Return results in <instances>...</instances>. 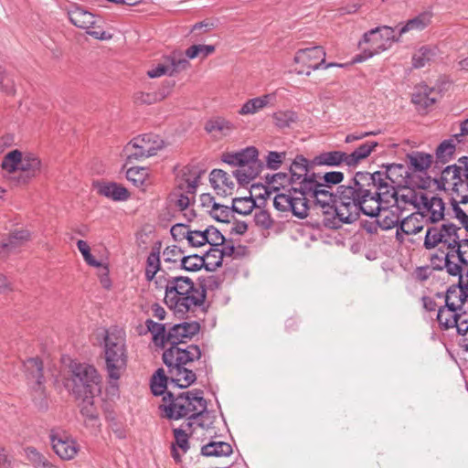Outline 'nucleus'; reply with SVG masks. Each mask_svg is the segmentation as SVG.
<instances>
[{
  "instance_id": "2eb2a0df",
  "label": "nucleus",
  "mask_w": 468,
  "mask_h": 468,
  "mask_svg": "<svg viewBox=\"0 0 468 468\" xmlns=\"http://www.w3.org/2000/svg\"><path fill=\"white\" fill-rule=\"evenodd\" d=\"M206 299L204 290L195 288L189 292H178L176 297L170 298L165 296V303L179 317H184L189 312H194L197 307L201 306Z\"/></svg>"
},
{
  "instance_id": "f8f14e48",
  "label": "nucleus",
  "mask_w": 468,
  "mask_h": 468,
  "mask_svg": "<svg viewBox=\"0 0 468 468\" xmlns=\"http://www.w3.org/2000/svg\"><path fill=\"white\" fill-rule=\"evenodd\" d=\"M431 258L434 270L446 269L450 275L457 276L462 274L463 265L468 266V239H465L457 249L447 251L440 250Z\"/></svg>"
},
{
  "instance_id": "ddd939ff",
  "label": "nucleus",
  "mask_w": 468,
  "mask_h": 468,
  "mask_svg": "<svg viewBox=\"0 0 468 468\" xmlns=\"http://www.w3.org/2000/svg\"><path fill=\"white\" fill-rule=\"evenodd\" d=\"M461 228L452 223H444L440 228H429L425 236L424 246L426 249L440 246V250L445 248L447 250H453L466 239H460L458 234Z\"/></svg>"
},
{
  "instance_id": "1a4fd4ad",
  "label": "nucleus",
  "mask_w": 468,
  "mask_h": 468,
  "mask_svg": "<svg viewBox=\"0 0 468 468\" xmlns=\"http://www.w3.org/2000/svg\"><path fill=\"white\" fill-rule=\"evenodd\" d=\"M396 28L383 26L366 32L359 42L363 55L356 56L355 62H361L369 58L390 48L392 43L398 42L400 37L396 34Z\"/></svg>"
},
{
  "instance_id": "49530a36",
  "label": "nucleus",
  "mask_w": 468,
  "mask_h": 468,
  "mask_svg": "<svg viewBox=\"0 0 468 468\" xmlns=\"http://www.w3.org/2000/svg\"><path fill=\"white\" fill-rule=\"evenodd\" d=\"M435 49L430 47H421L412 57V65L419 69L426 66L435 56Z\"/></svg>"
},
{
  "instance_id": "4d7b16f0",
  "label": "nucleus",
  "mask_w": 468,
  "mask_h": 468,
  "mask_svg": "<svg viewBox=\"0 0 468 468\" xmlns=\"http://www.w3.org/2000/svg\"><path fill=\"white\" fill-rule=\"evenodd\" d=\"M27 459L35 466L47 467L49 465L48 460L34 447H27L25 449Z\"/></svg>"
},
{
  "instance_id": "f3484780",
  "label": "nucleus",
  "mask_w": 468,
  "mask_h": 468,
  "mask_svg": "<svg viewBox=\"0 0 468 468\" xmlns=\"http://www.w3.org/2000/svg\"><path fill=\"white\" fill-rule=\"evenodd\" d=\"M290 182L294 185L291 189L285 192L277 193L276 195L296 196V192L303 190L304 180H316L319 176L315 173L309 174L308 161L303 155H297L290 166Z\"/></svg>"
},
{
  "instance_id": "7ed1b4c3",
  "label": "nucleus",
  "mask_w": 468,
  "mask_h": 468,
  "mask_svg": "<svg viewBox=\"0 0 468 468\" xmlns=\"http://www.w3.org/2000/svg\"><path fill=\"white\" fill-rule=\"evenodd\" d=\"M299 191L296 196L275 195L274 207L281 212H292L295 217L304 218L308 216V202L312 199L325 218L329 215L336 217L337 191L333 193L331 186L324 185L318 178L307 179L303 182V190Z\"/></svg>"
},
{
  "instance_id": "8fccbe9b",
  "label": "nucleus",
  "mask_w": 468,
  "mask_h": 468,
  "mask_svg": "<svg viewBox=\"0 0 468 468\" xmlns=\"http://www.w3.org/2000/svg\"><path fill=\"white\" fill-rule=\"evenodd\" d=\"M148 176L147 169L144 167H130L126 171V178L135 186H142L145 184Z\"/></svg>"
},
{
  "instance_id": "69168bd1",
  "label": "nucleus",
  "mask_w": 468,
  "mask_h": 468,
  "mask_svg": "<svg viewBox=\"0 0 468 468\" xmlns=\"http://www.w3.org/2000/svg\"><path fill=\"white\" fill-rule=\"evenodd\" d=\"M182 254L183 251L177 246H168L163 251V255L165 261L176 262L178 260L180 261V259L183 257Z\"/></svg>"
},
{
  "instance_id": "412c9836",
  "label": "nucleus",
  "mask_w": 468,
  "mask_h": 468,
  "mask_svg": "<svg viewBox=\"0 0 468 468\" xmlns=\"http://www.w3.org/2000/svg\"><path fill=\"white\" fill-rule=\"evenodd\" d=\"M202 171L194 165H188L180 169L176 177V187L193 197L196 195L197 184Z\"/></svg>"
},
{
  "instance_id": "864d4df0",
  "label": "nucleus",
  "mask_w": 468,
  "mask_h": 468,
  "mask_svg": "<svg viewBox=\"0 0 468 468\" xmlns=\"http://www.w3.org/2000/svg\"><path fill=\"white\" fill-rule=\"evenodd\" d=\"M214 51L215 46L213 45H192L186 50V55L191 59L197 57L205 58Z\"/></svg>"
},
{
  "instance_id": "9d476101",
  "label": "nucleus",
  "mask_w": 468,
  "mask_h": 468,
  "mask_svg": "<svg viewBox=\"0 0 468 468\" xmlns=\"http://www.w3.org/2000/svg\"><path fill=\"white\" fill-rule=\"evenodd\" d=\"M165 146V141L157 134L145 133L134 137L123 148L127 162L140 161L155 155Z\"/></svg>"
},
{
  "instance_id": "9b49d317",
  "label": "nucleus",
  "mask_w": 468,
  "mask_h": 468,
  "mask_svg": "<svg viewBox=\"0 0 468 468\" xmlns=\"http://www.w3.org/2000/svg\"><path fill=\"white\" fill-rule=\"evenodd\" d=\"M381 207L393 203L400 212L410 210V207L417 211L423 194L408 186L393 189L384 183H381Z\"/></svg>"
},
{
  "instance_id": "6e6552de",
  "label": "nucleus",
  "mask_w": 468,
  "mask_h": 468,
  "mask_svg": "<svg viewBox=\"0 0 468 468\" xmlns=\"http://www.w3.org/2000/svg\"><path fill=\"white\" fill-rule=\"evenodd\" d=\"M2 168L8 173H18L16 179L19 183H28L41 172V161L31 153L23 154L18 150L9 152L3 159Z\"/></svg>"
},
{
  "instance_id": "e2e57ef3",
  "label": "nucleus",
  "mask_w": 468,
  "mask_h": 468,
  "mask_svg": "<svg viewBox=\"0 0 468 468\" xmlns=\"http://www.w3.org/2000/svg\"><path fill=\"white\" fill-rule=\"evenodd\" d=\"M190 228L185 224H176L171 228V235L176 241L187 240V236L190 233Z\"/></svg>"
},
{
  "instance_id": "473e14b6",
  "label": "nucleus",
  "mask_w": 468,
  "mask_h": 468,
  "mask_svg": "<svg viewBox=\"0 0 468 468\" xmlns=\"http://www.w3.org/2000/svg\"><path fill=\"white\" fill-rule=\"evenodd\" d=\"M70 22L82 29H90L95 25V16L92 13L80 6H75L68 13Z\"/></svg>"
},
{
  "instance_id": "0eeeda50",
  "label": "nucleus",
  "mask_w": 468,
  "mask_h": 468,
  "mask_svg": "<svg viewBox=\"0 0 468 468\" xmlns=\"http://www.w3.org/2000/svg\"><path fill=\"white\" fill-rule=\"evenodd\" d=\"M441 181L443 188L452 192V200L468 203V156L459 158L457 165L445 167Z\"/></svg>"
},
{
  "instance_id": "a18cd8bd",
  "label": "nucleus",
  "mask_w": 468,
  "mask_h": 468,
  "mask_svg": "<svg viewBox=\"0 0 468 468\" xmlns=\"http://www.w3.org/2000/svg\"><path fill=\"white\" fill-rule=\"evenodd\" d=\"M168 378L166 377L165 370L159 368L155 371L151 378V390L154 395L160 396L166 394Z\"/></svg>"
},
{
  "instance_id": "ea45409f",
  "label": "nucleus",
  "mask_w": 468,
  "mask_h": 468,
  "mask_svg": "<svg viewBox=\"0 0 468 468\" xmlns=\"http://www.w3.org/2000/svg\"><path fill=\"white\" fill-rule=\"evenodd\" d=\"M431 15L430 13H421L408 20L404 26L399 28V37L410 31H421L431 24Z\"/></svg>"
},
{
  "instance_id": "c85d7f7f",
  "label": "nucleus",
  "mask_w": 468,
  "mask_h": 468,
  "mask_svg": "<svg viewBox=\"0 0 468 468\" xmlns=\"http://www.w3.org/2000/svg\"><path fill=\"white\" fill-rule=\"evenodd\" d=\"M192 280L188 277L175 276L169 277L165 280V296L174 298L178 292H186L189 290L195 289Z\"/></svg>"
},
{
  "instance_id": "052dcab7",
  "label": "nucleus",
  "mask_w": 468,
  "mask_h": 468,
  "mask_svg": "<svg viewBox=\"0 0 468 468\" xmlns=\"http://www.w3.org/2000/svg\"><path fill=\"white\" fill-rule=\"evenodd\" d=\"M77 247H78L79 250L80 251V253L82 254L84 261L89 265L93 266V267L101 266V262L96 261L94 259V257L91 255L90 246L86 241H84L82 239L78 240Z\"/></svg>"
},
{
  "instance_id": "c756f323",
  "label": "nucleus",
  "mask_w": 468,
  "mask_h": 468,
  "mask_svg": "<svg viewBox=\"0 0 468 468\" xmlns=\"http://www.w3.org/2000/svg\"><path fill=\"white\" fill-rule=\"evenodd\" d=\"M400 211L393 205L382 206L378 217V224L384 230H389L400 224Z\"/></svg>"
},
{
  "instance_id": "a19ab883",
  "label": "nucleus",
  "mask_w": 468,
  "mask_h": 468,
  "mask_svg": "<svg viewBox=\"0 0 468 468\" xmlns=\"http://www.w3.org/2000/svg\"><path fill=\"white\" fill-rule=\"evenodd\" d=\"M425 219L418 212H413L400 222V229L406 235H414L420 232L424 228Z\"/></svg>"
},
{
  "instance_id": "39448f33",
  "label": "nucleus",
  "mask_w": 468,
  "mask_h": 468,
  "mask_svg": "<svg viewBox=\"0 0 468 468\" xmlns=\"http://www.w3.org/2000/svg\"><path fill=\"white\" fill-rule=\"evenodd\" d=\"M102 356L109 378L117 381L127 366L126 335L123 330L112 327L105 332Z\"/></svg>"
},
{
  "instance_id": "6e6d98bb",
  "label": "nucleus",
  "mask_w": 468,
  "mask_h": 468,
  "mask_svg": "<svg viewBox=\"0 0 468 468\" xmlns=\"http://www.w3.org/2000/svg\"><path fill=\"white\" fill-rule=\"evenodd\" d=\"M455 151V145L452 140L443 141L436 149V157L441 163H446Z\"/></svg>"
},
{
  "instance_id": "774afa93",
  "label": "nucleus",
  "mask_w": 468,
  "mask_h": 468,
  "mask_svg": "<svg viewBox=\"0 0 468 468\" xmlns=\"http://www.w3.org/2000/svg\"><path fill=\"white\" fill-rule=\"evenodd\" d=\"M257 225L268 229L271 226L272 220L270 214L266 210H259L254 216Z\"/></svg>"
},
{
  "instance_id": "0e129e2a",
  "label": "nucleus",
  "mask_w": 468,
  "mask_h": 468,
  "mask_svg": "<svg viewBox=\"0 0 468 468\" xmlns=\"http://www.w3.org/2000/svg\"><path fill=\"white\" fill-rule=\"evenodd\" d=\"M318 180H323L324 185H337L344 180V174L339 171H331L325 173L323 176L318 175Z\"/></svg>"
},
{
  "instance_id": "37998d69",
  "label": "nucleus",
  "mask_w": 468,
  "mask_h": 468,
  "mask_svg": "<svg viewBox=\"0 0 468 468\" xmlns=\"http://www.w3.org/2000/svg\"><path fill=\"white\" fill-rule=\"evenodd\" d=\"M409 165L415 172H424L431 165L432 156L421 152H413L407 155Z\"/></svg>"
},
{
  "instance_id": "bf43d9fd",
  "label": "nucleus",
  "mask_w": 468,
  "mask_h": 468,
  "mask_svg": "<svg viewBox=\"0 0 468 468\" xmlns=\"http://www.w3.org/2000/svg\"><path fill=\"white\" fill-rule=\"evenodd\" d=\"M285 152H269L265 158L267 167L272 170L278 169L285 159Z\"/></svg>"
},
{
  "instance_id": "4c0bfd02",
  "label": "nucleus",
  "mask_w": 468,
  "mask_h": 468,
  "mask_svg": "<svg viewBox=\"0 0 468 468\" xmlns=\"http://www.w3.org/2000/svg\"><path fill=\"white\" fill-rule=\"evenodd\" d=\"M209 181L215 189L222 190L227 193L228 190L231 191L235 183L232 176L221 169H214L209 175Z\"/></svg>"
},
{
  "instance_id": "6ab92c4d",
  "label": "nucleus",
  "mask_w": 468,
  "mask_h": 468,
  "mask_svg": "<svg viewBox=\"0 0 468 468\" xmlns=\"http://www.w3.org/2000/svg\"><path fill=\"white\" fill-rule=\"evenodd\" d=\"M417 211L422 216L425 222L436 223L444 219L445 204L441 197L423 193Z\"/></svg>"
},
{
  "instance_id": "09e8293b",
  "label": "nucleus",
  "mask_w": 468,
  "mask_h": 468,
  "mask_svg": "<svg viewBox=\"0 0 468 468\" xmlns=\"http://www.w3.org/2000/svg\"><path fill=\"white\" fill-rule=\"evenodd\" d=\"M274 124L281 128H288L297 121V113L293 111H278L272 115Z\"/></svg>"
},
{
  "instance_id": "393cba45",
  "label": "nucleus",
  "mask_w": 468,
  "mask_h": 468,
  "mask_svg": "<svg viewBox=\"0 0 468 468\" xmlns=\"http://www.w3.org/2000/svg\"><path fill=\"white\" fill-rule=\"evenodd\" d=\"M28 237L27 230H16L10 234L7 241L0 242V261L22 247L28 240Z\"/></svg>"
},
{
  "instance_id": "4468645a",
  "label": "nucleus",
  "mask_w": 468,
  "mask_h": 468,
  "mask_svg": "<svg viewBox=\"0 0 468 468\" xmlns=\"http://www.w3.org/2000/svg\"><path fill=\"white\" fill-rule=\"evenodd\" d=\"M325 56V50L322 46L300 48L293 58L294 63L301 66V69L296 70L297 74L309 76L312 70L329 69L332 67H343L342 64L338 63H326Z\"/></svg>"
},
{
  "instance_id": "5fc2aeb1",
  "label": "nucleus",
  "mask_w": 468,
  "mask_h": 468,
  "mask_svg": "<svg viewBox=\"0 0 468 468\" xmlns=\"http://www.w3.org/2000/svg\"><path fill=\"white\" fill-rule=\"evenodd\" d=\"M221 249L218 248H213L207 253V258L209 259L210 257L217 258L218 257V260L214 262V265L218 267L222 264V259L224 256H231L234 251L235 248L233 245H226L225 242L222 246H220Z\"/></svg>"
},
{
  "instance_id": "680f3d73",
  "label": "nucleus",
  "mask_w": 468,
  "mask_h": 468,
  "mask_svg": "<svg viewBox=\"0 0 468 468\" xmlns=\"http://www.w3.org/2000/svg\"><path fill=\"white\" fill-rule=\"evenodd\" d=\"M207 236L204 230H190L187 236V242L191 247L198 248L207 244Z\"/></svg>"
},
{
  "instance_id": "bb28decb",
  "label": "nucleus",
  "mask_w": 468,
  "mask_h": 468,
  "mask_svg": "<svg viewBox=\"0 0 468 468\" xmlns=\"http://www.w3.org/2000/svg\"><path fill=\"white\" fill-rule=\"evenodd\" d=\"M175 441L171 444V455L176 463H181L182 456L187 452L190 448L188 434L186 430L176 428L173 430Z\"/></svg>"
},
{
  "instance_id": "c03bdc74",
  "label": "nucleus",
  "mask_w": 468,
  "mask_h": 468,
  "mask_svg": "<svg viewBox=\"0 0 468 468\" xmlns=\"http://www.w3.org/2000/svg\"><path fill=\"white\" fill-rule=\"evenodd\" d=\"M147 330L153 335V341L156 346H164L166 341V325L164 324L156 323L151 319L145 321Z\"/></svg>"
},
{
  "instance_id": "79ce46f5",
  "label": "nucleus",
  "mask_w": 468,
  "mask_h": 468,
  "mask_svg": "<svg viewBox=\"0 0 468 468\" xmlns=\"http://www.w3.org/2000/svg\"><path fill=\"white\" fill-rule=\"evenodd\" d=\"M202 201L212 203L211 215L213 218L221 222H229V218L233 216L232 207L223 206L214 201V197L210 195H203Z\"/></svg>"
},
{
  "instance_id": "423d86ee",
  "label": "nucleus",
  "mask_w": 468,
  "mask_h": 468,
  "mask_svg": "<svg viewBox=\"0 0 468 468\" xmlns=\"http://www.w3.org/2000/svg\"><path fill=\"white\" fill-rule=\"evenodd\" d=\"M101 378L94 366L72 362L69 376L65 378V387L76 397L101 392Z\"/></svg>"
},
{
  "instance_id": "f03ea898",
  "label": "nucleus",
  "mask_w": 468,
  "mask_h": 468,
  "mask_svg": "<svg viewBox=\"0 0 468 468\" xmlns=\"http://www.w3.org/2000/svg\"><path fill=\"white\" fill-rule=\"evenodd\" d=\"M200 330L199 323L196 321L176 324L168 328L166 341L171 346L164 351L163 361L171 375V384L176 388H187L197 379L193 370L186 366L201 357V350L197 345L181 348L179 344L191 339Z\"/></svg>"
},
{
  "instance_id": "a878e982",
  "label": "nucleus",
  "mask_w": 468,
  "mask_h": 468,
  "mask_svg": "<svg viewBox=\"0 0 468 468\" xmlns=\"http://www.w3.org/2000/svg\"><path fill=\"white\" fill-rule=\"evenodd\" d=\"M96 394H87V396H82L78 398L81 399L80 404V413L82 417L85 419L86 426L90 427H99L100 420H99V411L94 405V396Z\"/></svg>"
},
{
  "instance_id": "de8ad7c7",
  "label": "nucleus",
  "mask_w": 468,
  "mask_h": 468,
  "mask_svg": "<svg viewBox=\"0 0 468 468\" xmlns=\"http://www.w3.org/2000/svg\"><path fill=\"white\" fill-rule=\"evenodd\" d=\"M180 262L181 268L187 271H197L202 267H206L207 270L208 269L205 263V258L197 254L183 256L180 259Z\"/></svg>"
},
{
  "instance_id": "5701e85b",
  "label": "nucleus",
  "mask_w": 468,
  "mask_h": 468,
  "mask_svg": "<svg viewBox=\"0 0 468 468\" xmlns=\"http://www.w3.org/2000/svg\"><path fill=\"white\" fill-rule=\"evenodd\" d=\"M259 152L253 147H247L236 153H226L222 155V161L231 166L238 165H248L254 162H261L258 159Z\"/></svg>"
},
{
  "instance_id": "2f4dec72",
  "label": "nucleus",
  "mask_w": 468,
  "mask_h": 468,
  "mask_svg": "<svg viewBox=\"0 0 468 468\" xmlns=\"http://www.w3.org/2000/svg\"><path fill=\"white\" fill-rule=\"evenodd\" d=\"M238 168L233 171V176L239 184L244 186L255 179L262 169L261 162H254L248 165H238Z\"/></svg>"
},
{
  "instance_id": "aec40b11",
  "label": "nucleus",
  "mask_w": 468,
  "mask_h": 468,
  "mask_svg": "<svg viewBox=\"0 0 468 468\" xmlns=\"http://www.w3.org/2000/svg\"><path fill=\"white\" fill-rule=\"evenodd\" d=\"M385 171H377L382 174L381 183L387 184L393 189L408 186L411 183L409 167L402 164H388L382 166Z\"/></svg>"
},
{
  "instance_id": "cd10ccee",
  "label": "nucleus",
  "mask_w": 468,
  "mask_h": 468,
  "mask_svg": "<svg viewBox=\"0 0 468 468\" xmlns=\"http://www.w3.org/2000/svg\"><path fill=\"white\" fill-rule=\"evenodd\" d=\"M274 98V94L268 93L262 96L250 99L242 104L238 112L239 115L243 116L256 114L269 105H272V101Z\"/></svg>"
},
{
  "instance_id": "f257e3e1",
  "label": "nucleus",
  "mask_w": 468,
  "mask_h": 468,
  "mask_svg": "<svg viewBox=\"0 0 468 468\" xmlns=\"http://www.w3.org/2000/svg\"><path fill=\"white\" fill-rule=\"evenodd\" d=\"M382 174L356 172L346 185L337 187L336 217L324 218V225L338 229L355 222L361 214L376 217L381 210Z\"/></svg>"
},
{
  "instance_id": "a211bd4d",
  "label": "nucleus",
  "mask_w": 468,
  "mask_h": 468,
  "mask_svg": "<svg viewBox=\"0 0 468 468\" xmlns=\"http://www.w3.org/2000/svg\"><path fill=\"white\" fill-rule=\"evenodd\" d=\"M49 440L53 451L62 460H72L79 452L77 441L62 430H51Z\"/></svg>"
},
{
  "instance_id": "338daca9",
  "label": "nucleus",
  "mask_w": 468,
  "mask_h": 468,
  "mask_svg": "<svg viewBox=\"0 0 468 468\" xmlns=\"http://www.w3.org/2000/svg\"><path fill=\"white\" fill-rule=\"evenodd\" d=\"M461 203L452 200V207L454 217L460 221L464 229L468 232V215L459 207Z\"/></svg>"
},
{
  "instance_id": "3c124183",
  "label": "nucleus",
  "mask_w": 468,
  "mask_h": 468,
  "mask_svg": "<svg viewBox=\"0 0 468 468\" xmlns=\"http://www.w3.org/2000/svg\"><path fill=\"white\" fill-rule=\"evenodd\" d=\"M160 269V257L159 251L152 250L147 257L145 278L147 281H152Z\"/></svg>"
},
{
  "instance_id": "e433bc0d",
  "label": "nucleus",
  "mask_w": 468,
  "mask_h": 468,
  "mask_svg": "<svg viewBox=\"0 0 468 468\" xmlns=\"http://www.w3.org/2000/svg\"><path fill=\"white\" fill-rule=\"evenodd\" d=\"M378 146L376 141H367L356 147L352 153L347 154L348 166H356L367 158L370 154Z\"/></svg>"
},
{
  "instance_id": "c9c22d12",
  "label": "nucleus",
  "mask_w": 468,
  "mask_h": 468,
  "mask_svg": "<svg viewBox=\"0 0 468 468\" xmlns=\"http://www.w3.org/2000/svg\"><path fill=\"white\" fill-rule=\"evenodd\" d=\"M98 193L114 201H124L130 197L128 190L116 183L100 184Z\"/></svg>"
},
{
  "instance_id": "4be33fe9",
  "label": "nucleus",
  "mask_w": 468,
  "mask_h": 468,
  "mask_svg": "<svg viewBox=\"0 0 468 468\" xmlns=\"http://www.w3.org/2000/svg\"><path fill=\"white\" fill-rule=\"evenodd\" d=\"M24 369L27 378L34 383L36 391L42 394L44 391L42 361L37 357L28 358L24 362Z\"/></svg>"
},
{
  "instance_id": "b1692460",
  "label": "nucleus",
  "mask_w": 468,
  "mask_h": 468,
  "mask_svg": "<svg viewBox=\"0 0 468 468\" xmlns=\"http://www.w3.org/2000/svg\"><path fill=\"white\" fill-rule=\"evenodd\" d=\"M459 276V283L457 288H450L448 289L445 295V304L449 307H453L456 309H463V303L468 300V292H465L463 286L465 282V279L468 276V270L464 275Z\"/></svg>"
},
{
  "instance_id": "58836bf2",
  "label": "nucleus",
  "mask_w": 468,
  "mask_h": 468,
  "mask_svg": "<svg viewBox=\"0 0 468 468\" xmlns=\"http://www.w3.org/2000/svg\"><path fill=\"white\" fill-rule=\"evenodd\" d=\"M232 452L231 445L224 441H212L201 448V454L206 457L229 456Z\"/></svg>"
},
{
  "instance_id": "603ef678",
  "label": "nucleus",
  "mask_w": 468,
  "mask_h": 468,
  "mask_svg": "<svg viewBox=\"0 0 468 468\" xmlns=\"http://www.w3.org/2000/svg\"><path fill=\"white\" fill-rule=\"evenodd\" d=\"M255 207V201L251 197L234 198L232 202L233 213L240 215L250 214Z\"/></svg>"
},
{
  "instance_id": "20e7f679",
  "label": "nucleus",
  "mask_w": 468,
  "mask_h": 468,
  "mask_svg": "<svg viewBox=\"0 0 468 468\" xmlns=\"http://www.w3.org/2000/svg\"><path fill=\"white\" fill-rule=\"evenodd\" d=\"M159 409L163 411V416L167 419L186 418L187 430L194 426L204 428L203 419L208 415L207 402L203 398V392L199 389L181 393L177 397H174L171 391H167Z\"/></svg>"
},
{
  "instance_id": "f704fd0d",
  "label": "nucleus",
  "mask_w": 468,
  "mask_h": 468,
  "mask_svg": "<svg viewBox=\"0 0 468 468\" xmlns=\"http://www.w3.org/2000/svg\"><path fill=\"white\" fill-rule=\"evenodd\" d=\"M234 129V124L222 117H215L205 124V130L215 137L227 136Z\"/></svg>"
},
{
  "instance_id": "72a5a7b5",
  "label": "nucleus",
  "mask_w": 468,
  "mask_h": 468,
  "mask_svg": "<svg viewBox=\"0 0 468 468\" xmlns=\"http://www.w3.org/2000/svg\"><path fill=\"white\" fill-rule=\"evenodd\" d=\"M314 163L316 165L339 166L345 164L348 166L347 153L343 151L323 152L314 157Z\"/></svg>"
},
{
  "instance_id": "7c9ffc66",
  "label": "nucleus",
  "mask_w": 468,
  "mask_h": 468,
  "mask_svg": "<svg viewBox=\"0 0 468 468\" xmlns=\"http://www.w3.org/2000/svg\"><path fill=\"white\" fill-rule=\"evenodd\" d=\"M438 100V92L427 85L420 86L412 94L411 101L419 109L426 110L432 106Z\"/></svg>"
},
{
  "instance_id": "dca6fc26",
  "label": "nucleus",
  "mask_w": 468,
  "mask_h": 468,
  "mask_svg": "<svg viewBox=\"0 0 468 468\" xmlns=\"http://www.w3.org/2000/svg\"><path fill=\"white\" fill-rule=\"evenodd\" d=\"M437 322L441 330L456 328L461 335L468 333V312L464 309L441 306L437 312Z\"/></svg>"
},
{
  "instance_id": "13d9d810",
  "label": "nucleus",
  "mask_w": 468,
  "mask_h": 468,
  "mask_svg": "<svg viewBox=\"0 0 468 468\" xmlns=\"http://www.w3.org/2000/svg\"><path fill=\"white\" fill-rule=\"evenodd\" d=\"M204 231L206 236H207V244H209L214 248H218L219 246H222L223 243L225 242L224 236L218 229L210 226L204 229Z\"/></svg>"
}]
</instances>
